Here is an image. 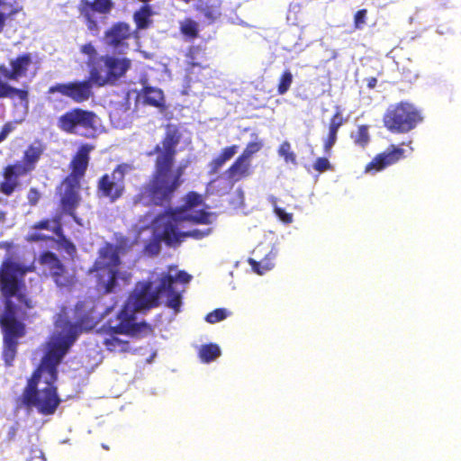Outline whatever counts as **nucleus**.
<instances>
[{
  "label": "nucleus",
  "mask_w": 461,
  "mask_h": 461,
  "mask_svg": "<svg viewBox=\"0 0 461 461\" xmlns=\"http://www.w3.org/2000/svg\"><path fill=\"white\" fill-rule=\"evenodd\" d=\"M230 315L226 309H216L206 315V321L209 323H216L225 320Z\"/></svg>",
  "instance_id": "obj_34"
},
{
  "label": "nucleus",
  "mask_w": 461,
  "mask_h": 461,
  "mask_svg": "<svg viewBox=\"0 0 461 461\" xmlns=\"http://www.w3.org/2000/svg\"><path fill=\"white\" fill-rule=\"evenodd\" d=\"M14 130V124L13 122L5 123L0 132V142L4 141Z\"/></svg>",
  "instance_id": "obj_43"
},
{
  "label": "nucleus",
  "mask_w": 461,
  "mask_h": 461,
  "mask_svg": "<svg viewBox=\"0 0 461 461\" xmlns=\"http://www.w3.org/2000/svg\"><path fill=\"white\" fill-rule=\"evenodd\" d=\"M275 214L279 218L281 221L284 223L289 224L293 222V214L286 212L284 209L275 206L274 207Z\"/></svg>",
  "instance_id": "obj_39"
},
{
  "label": "nucleus",
  "mask_w": 461,
  "mask_h": 461,
  "mask_svg": "<svg viewBox=\"0 0 461 461\" xmlns=\"http://www.w3.org/2000/svg\"><path fill=\"white\" fill-rule=\"evenodd\" d=\"M278 249L274 245L258 246L253 251L255 258L249 259L253 271L260 276L273 269Z\"/></svg>",
  "instance_id": "obj_13"
},
{
  "label": "nucleus",
  "mask_w": 461,
  "mask_h": 461,
  "mask_svg": "<svg viewBox=\"0 0 461 461\" xmlns=\"http://www.w3.org/2000/svg\"><path fill=\"white\" fill-rule=\"evenodd\" d=\"M262 148L261 142H250L247 145L246 149H244L243 153L240 155V157L251 161L252 156L259 151Z\"/></svg>",
  "instance_id": "obj_35"
},
{
  "label": "nucleus",
  "mask_w": 461,
  "mask_h": 461,
  "mask_svg": "<svg viewBox=\"0 0 461 461\" xmlns=\"http://www.w3.org/2000/svg\"><path fill=\"white\" fill-rule=\"evenodd\" d=\"M412 151V148H410L409 149V153H411Z\"/></svg>",
  "instance_id": "obj_49"
},
{
  "label": "nucleus",
  "mask_w": 461,
  "mask_h": 461,
  "mask_svg": "<svg viewBox=\"0 0 461 461\" xmlns=\"http://www.w3.org/2000/svg\"><path fill=\"white\" fill-rule=\"evenodd\" d=\"M199 357L203 363L214 361L221 356V349L216 344L202 345L198 350Z\"/></svg>",
  "instance_id": "obj_23"
},
{
  "label": "nucleus",
  "mask_w": 461,
  "mask_h": 461,
  "mask_svg": "<svg viewBox=\"0 0 461 461\" xmlns=\"http://www.w3.org/2000/svg\"><path fill=\"white\" fill-rule=\"evenodd\" d=\"M214 183H215V181H211V183H210V187H211V188H213V185H214Z\"/></svg>",
  "instance_id": "obj_48"
},
{
  "label": "nucleus",
  "mask_w": 461,
  "mask_h": 461,
  "mask_svg": "<svg viewBox=\"0 0 461 461\" xmlns=\"http://www.w3.org/2000/svg\"><path fill=\"white\" fill-rule=\"evenodd\" d=\"M92 150V147L89 145H83L78 149L77 155L72 160L73 172L70 176H77V179L85 174V171L88 165L89 153Z\"/></svg>",
  "instance_id": "obj_18"
},
{
  "label": "nucleus",
  "mask_w": 461,
  "mask_h": 461,
  "mask_svg": "<svg viewBox=\"0 0 461 461\" xmlns=\"http://www.w3.org/2000/svg\"><path fill=\"white\" fill-rule=\"evenodd\" d=\"M330 167V161L325 158H319L315 161L313 167L315 170L319 172H324L328 170Z\"/></svg>",
  "instance_id": "obj_42"
},
{
  "label": "nucleus",
  "mask_w": 461,
  "mask_h": 461,
  "mask_svg": "<svg viewBox=\"0 0 461 461\" xmlns=\"http://www.w3.org/2000/svg\"><path fill=\"white\" fill-rule=\"evenodd\" d=\"M144 100L145 103L158 107L163 102V93L158 88L147 86L144 88Z\"/></svg>",
  "instance_id": "obj_24"
},
{
  "label": "nucleus",
  "mask_w": 461,
  "mask_h": 461,
  "mask_svg": "<svg viewBox=\"0 0 461 461\" xmlns=\"http://www.w3.org/2000/svg\"><path fill=\"white\" fill-rule=\"evenodd\" d=\"M354 143L359 147H366L370 140L368 127L366 125L358 126L357 129L351 133Z\"/></svg>",
  "instance_id": "obj_27"
},
{
  "label": "nucleus",
  "mask_w": 461,
  "mask_h": 461,
  "mask_svg": "<svg viewBox=\"0 0 461 461\" xmlns=\"http://www.w3.org/2000/svg\"><path fill=\"white\" fill-rule=\"evenodd\" d=\"M41 263L45 270H49L55 283L59 286H67L72 282L73 276L65 270L57 257L51 252L44 253L41 258Z\"/></svg>",
  "instance_id": "obj_15"
},
{
  "label": "nucleus",
  "mask_w": 461,
  "mask_h": 461,
  "mask_svg": "<svg viewBox=\"0 0 461 461\" xmlns=\"http://www.w3.org/2000/svg\"><path fill=\"white\" fill-rule=\"evenodd\" d=\"M81 52L87 57V64L92 68L93 65H97V52L91 43L85 44L81 47Z\"/></svg>",
  "instance_id": "obj_33"
},
{
  "label": "nucleus",
  "mask_w": 461,
  "mask_h": 461,
  "mask_svg": "<svg viewBox=\"0 0 461 461\" xmlns=\"http://www.w3.org/2000/svg\"><path fill=\"white\" fill-rule=\"evenodd\" d=\"M293 82V75L291 71L285 70L280 77L278 85V94L285 95L290 88Z\"/></svg>",
  "instance_id": "obj_32"
},
{
  "label": "nucleus",
  "mask_w": 461,
  "mask_h": 461,
  "mask_svg": "<svg viewBox=\"0 0 461 461\" xmlns=\"http://www.w3.org/2000/svg\"><path fill=\"white\" fill-rule=\"evenodd\" d=\"M366 10L362 9L357 12L355 14L354 22L356 29H362L366 23Z\"/></svg>",
  "instance_id": "obj_40"
},
{
  "label": "nucleus",
  "mask_w": 461,
  "mask_h": 461,
  "mask_svg": "<svg viewBox=\"0 0 461 461\" xmlns=\"http://www.w3.org/2000/svg\"><path fill=\"white\" fill-rule=\"evenodd\" d=\"M43 146L41 142L35 141L31 144L24 151L23 161L34 170L37 163L39 162L42 153Z\"/></svg>",
  "instance_id": "obj_21"
},
{
  "label": "nucleus",
  "mask_w": 461,
  "mask_h": 461,
  "mask_svg": "<svg viewBox=\"0 0 461 461\" xmlns=\"http://www.w3.org/2000/svg\"><path fill=\"white\" fill-rule=\"evenodd\" d=\"M181 32L189 38H195L198 33V23L191 19L180 22Z\"/></svg>",
  "instance_id": "obj_30"
},
{
  "label": "nucleus",
  "mask_w": 461,
  "mask_h": 461,
  "mask_svg": "<svg viewBox=\"0 0 461 461\" xmlns=\"http://www.w3.org/2000/svg\"><path fill=\"white\" fill-rule=\"evenodd\" d=\"M204 16L210 21H216L221 14L219 5H209L203 11Z\"/></svg>",
  "instance_id": "obj_37"
},
{
  "label": "nucleus",
  "mask_w": 461,
  "mask_h": 461,
  "mask_svg": "<svg viewBox=\"0 0 461 461\" xmlns=\"http://www.w3.org/2000/svg\"><path fill=\"white\" fill-rule=\"evenodd\" d=\"M95 25H96V24H95L94 22H91V21H90V22H89V26H88V27H89V29H91V30H92V29H93V27H94V26H95Z\"/></svg>",
  "instance_id": "obj_47"
},
{
  "label": "nucleus",
  "mask_w": 461,
  "mask_h": 461,
  "mask_svg": "<svg viewBox=\"0 0 461 461\" xmlns=\"http://www.w3.org/2000/svg\"><path fill=\"white\" fill-rule=\"evenodd\" d=\"M29 270L21 264L6 260L0 268V327L4 334V357L7 364L14 359L17 340L25 334L21 321L26 309L34 307L23 293L24 276Z\"/></svg>",
  "instance_id": "obj_4"
},
{
  "label": "nucleus",
  "mask_w": 461,
  "mask_h": 461,
  "mask_svg": "<svg viewBox=\"0 0 461 461\" xmlns=\"http://www.w3.org/2000/svg\"><path fill=\"white\" fill-rule=\"evenodd\" d=\"M177 143L178 137L176 131L169 129L162 146H158V156L156 175L141 193L135 197L134 203L136 206L150 203L163 204L169 201L171 194L179 186V178L183 174V168L178 167L176 170L171 168L175 148Z\"/></svg>",
  "instance_id": "obj_5"
},
{
  "label": "nucleus",
  "mask_w": 461,
  "mask_h": 461,
  "mask_svg": "<svg viewBox=\"0 0 461 461\" xmlns=\"http://www.w3.org/2000/svg\"><path fill=\"white\" fill-rule=\"evenodd\" d=\"M131 66V60L126 58L104 56L93 65L90 69L91 79L98 86L113 83L122 77Z\"/></svg>",
  "instance_id": "obj_9"
},
{
  "label": "nucleus",
  "mask_w": 461,
  "mask_h": 461,
  "mask_svg": "<svg viewBox=\"0 0 461 461\" xmlns=\"http://www.w3.org/2000/svg\"><path fill=\"white\" fill-rule=\"evenodd\" d=\"M35 229H43V230H51L53 233L59 234L60 226L58 221H42L39 222L37 225H35Z\"/></svg>",
  "instance_id": "obj_36"
},
{
  "label": "nucleus",
  "mask_w": 461,
  "mask_h": 461,
  "mask_svg": "<svg viewBox=\"0 0 461 461\" xmlns=\"http://www.w3.org/2000/svg\"><path fill=\"white\" fill-rule=\"evenodd\" d=\"M75 251V247L73 245H70L68 248V252L69 254H71L72 252Z\"/></svg>",
  "instance_id": "obj_46"
},
{
  "label": "nucleus",
  "mask_w": 461,
  "mask_h": 461,
  "mask_svg": "<svg viewBox=\"0 0 461 461\" xmlns=\"http://www.w3.org/2000/svg\"><path fill=\"white\" fill-rule=\"evenodd\" d=\"M97 122V117L94 113L76 108L61 115L58 126L68 133L89 138L95 134Z\"/></svg>",
  "instance_id": "obj_8"
},
{
  "label": "nucleus",
  "mask_w": 461,
  "mask_h": 461,
  "mask_svg": "<svg viewBox=\"0 0 461 461\" xmlns=\"http://www.w3.org/2000/svg\"><path fill=\"white\" fill-rule=\"evenodd\" d=\"M93 80L74 81L66 84H56L49 88L50 94L59 93L73 100L75 103L87 101L93 95Z\"/></svg>",
  "instance_id": "obj_11"
},
{
  "label": "nucleus",
  "mask_w": 461,
  "mask_h": 461,
  "mask_svg": "<svg viewBox=\"0 0 461 461\" xmlns=\"http://www.w3.org/2000/svg\"><path fill=\"white\" fill-rule=\"evenodd\" d=\"M151 10L149 6H143L140 11L134 14V21L139 29H145L149 26L150 21Z\"/></svg>",
  "instance_id": "obj_28"
},
{
  "label": "nucleus",
  "mask_w": 461,
  "mask_h": 461,
  "mask_svg": "<svg viewBox=\"0 0 461 461\" xmlns=\"http://www.w3.org/2000/svg\"><path fill=\"white\" fill-rule=\"evenodd\" d=\"M343 123V118L341 113L338 110L330 121L329 130L338 131L339 127Z\"/></svg>",
  "instance_id": "obj_41"
},
{
  "label": "nucleus",
  "mask_w": 461,
  "mask_h": 461,
  "mask_svg": "<svg viewBox=\"0 0 461 461\" xmlns=\"http://www.w3.org/2000/svg\"><path fill=\"white\" fill-rule=\"evenodd\" d=\"M133 167L129 164L119 165L111 175H104L98 184V192L101 196L109 197L114 201L120 197L123 192V178L125 175L131 173Z\"/></svg>",
  "instance_id": "obj_10"
},
{
  "label": "nucleus",
  "mask_w": 461,
  "mask_h": 461,
  "mask_svg": "<svg viewBox=\"0 0 461 461\" xmlns=\"http://www.w3.org/2000/svg\"><path fill=\"white\" fill-rule=\"evenodd\" d=\"M238 149L239 147L237 145L223 149L221 155L209 164L210 174H216L219 169L237 153Z\"/></svg>",
  "instance_id": "obj_22"
},
{
  "label": "nucleus",
  "mask_w": 461,
  "mask_h": 461,
  "mask_svg": "<svg viewBox=\"0 0 461 461\" xmlns=\"http://www.w3.org/2000/svg\"><path fill=\"white\" fill-rule=\"evenodd\" d=\"M405 152L406 150L404 149L392 145L386 151L375 156V158L366 165L365 172L366 174L375 175L404 158Z\"/></svg>",
  "instance_id": "obj_14"
},
{
  "label": "nucleus",
  "mask_w": 461,
  "mask_h": 461,
  "mask_svg": "<svg viewBox=\"0 0 461 461\" xmlns=\"http://www.w3.org/2000/svg\"><path fill=\"white\" fill-rule=\"evenodd\" d=\"M40 198L39 193L35 189H31L28 194V199L32 204H35Z\"/></svg>",
  "instance_id": "obj_44"
},
{
  "label": "nucleus",
  "mask_w": 461,
  "mask_h": 461,
  "mask_svg": "<svg viewBox=\"0 0 461 461\" xmlns=\"http://www.w3.org/2000/svg\"><path fill=\"white\" fill-rule=\"evenodd\" d=\"M81 327L68 321L65 312L59 314L55 322V330L47 344L46 354L41 364L28 381L23 393L19 398L17 407L30 412L35 408L43 415L53 414L60 399L57 388L53 385L57 379V366L76 341Z\"/></svg>",
  "instance_id": "obj_2"
},
{
  "label": "nucleus",
  "mask_w": 461,
  "mask_h": 461,
  "mask_svg": "<svg viewBox=\"0 0 461 461\" xmlns=\"http://www.w3.org/2000/svg\"><path fill=\"white\" fill-rule=\"evenodd\" d=\"M32 171L33 170L23 160L14 165H9L5 168V172L15 179L19 176H25Z\"/></svg>",
  "instance_id": "obj_25"
},
{
  "label": "nucleus",
  "mask_w": 461,
  "mask_h": 461,
  "mask_svg": "<svg viewBox=\"0 0 461 461\" xmlns=\"http://www.w3.org/2000/svg\"><path fill=\"white\" fill-rule=\"evenodd\" d=\"M1 97L18 99L24 109H28V92L26 90L12 87L0 79V98Z\"/></svg>",
  "instance_id": "obj_20"
},
{
  "label": "nucleus",
  "mask_w": 461,
  "mask_h": 461,
  "mask_svg": "<svg viewBox=\"0 0 461 461\" xmlns=\"http://www.w3.org/2000/svg\"><path fill=\"white\" fill-rule=\"evenodd\" d=\"M47 236L46 235H42V234H37V233H32L28 236V240H31V241H38V240H44L46 239Z\"/></svg>",
  "instance_id": "obj_45"
},
{
  "label": "nucleus",
  "mask_w": 461,
  "mask_h": 461,
  "mask_svg": "<svg viewBox=\"0 0 461 461\" xmlns=\"http://www.w3.org/2000/svg\"><path fill=\"white\" fill-rule=\"evenodd\" d=\"M250 161L239 157L231 167L225 172V176L230 182H237L250 174Z\"/></svg>",
  "instance_id": "obj_19"
},
{
  "label": "nucleus",
  "mask_w": 461,
  "mask_h": 461,
  "mask_svg": "<svg viewBox=\"0 0 461 461\" xmlns=\"http://www.w3.org/2000/svg\"><path fill=\"white\" fill-rule=\"evenodd\" d=\"M4 178H5V181L2 182L0 185V191L6 195H10L14 192V188L17 186L18 181H17V179L13 178L11 176H9L5 171H4Z\"/></svg>",
  "instance_id": "obj_31"
},
{
  "label": "nucleus",
  "mask_w": 461,
  "mask_h": 461,
  "mask_svg": "<svg viewBox=\"0 0 461 461\" xmlns=\"http://www.w3.org/2000/svg\"><path fill=\"white\" fill-rule=\"evenodd\" d=\"M338 131L329 130V135L324 140V152L329 154L336 143Z\"/></svg>",
  "instance_id": "obj_38"
},
{
  "label": "nucleus",
  "mask_w": 461,
  "mask_h": 461,
  "mask_svg": "<svg viewBox=\"0 0 461 461\" xmlns=\"http://www.w3.org/2000/svg\"><path fill=\"white\" fill-rule=\"evenodd\" d=\"M157 277L159 278L158 285H155L154 276L148 283H138L117 318L109 321L106 337L103 340V344L108 350L126 351L128 342L118 338V335L128 336L139 332L144 322L139 321L137 314L156 306L160 300L168 308L173 309L175 313L180 311L181 291L177 288V285L187 284L191 276L171 267L167 273L162 272L157 275Z\"/></svg>",
  "instance_id": "obj_1"
},
{
  "label": "nucleus",
  "mask_w": 461,
  "mask_h": 461,
  "mask_svg": "<svg viewBox=\"0 0 461 461\" xmlns=\"http://www.w3.org/2000/svg\"><path fill=\"white\" fill-rule=\"evenodd\" d=\"M78 185L79 182L77 176H68L60 186L61 204L63 210L71 215L79 201L77 193Z\"/></svg>",
  "instance_id": "obj_16"
},
{
  "label": "nucleus",
  "mask_w": 461,
  "mask_h": 461,
  "mask_svg": "<svg viewBox=\"0 0 461 461\" xmlns=\"http://www.w3.org/2000/svg\"><path fill=\"white\" fill-rule=\"evenodd\" d=\"M33 58L30 53H24L10 60L9 66H0V73L7 79L18 80L26 77L29 74L36 73Z\"/></svg>",
  "instance_id": "obj_12"
},
{
  "label": "nucleus",
  "mask_w": 461,
  "mask_h": 461,
  "mask_svg": "<svg viewBox=\"0 0 461 461\" xmlns=\"http://www.w3.org/2000/svg\"><path fill=\"white\" fill-rule=\"evenodd\" d=\"M278 155L282 157L285 163H291L293 165H296V155L291 149V144L285 140L284 141L279 149H278Z\"/></svg>",
  "instance_id": "obj_29"
},
{
  "label": "nucleus",
  "mask_w": 461,
  "mask_h": 461,
  "mask_svg": "<svg viewBox=\"0 0 461 461\" xmlns=\"http://www.w3.org/2000/svg\"><path fill=\"white\" fill-rule=\"evenodd\" d=\"M131 35L130 26L126 23L113 25L105 34V42L114 48H122L123 41Z\"/></svg>",
  "instance_id": "obj_17"
},
{
  "label": "nucleus",
  "mask_w": 461,
  "mask_h": 461,
  "mask_svg": "<svg viewBox=\"0 0 461 461\" xmlns=\"http://www.w3.org/2000/svg\"><path fill=\"white\" fill-rule=\"evenodd\" d=\"M201 202L202 197L199 194L190 193L186 196L185 204L179 208L158 213L155 218L148 212L145 215V221L151 222V226L146 227L145 224L139 226L140 239L145 231L152 235V240L145 247L146 252L149 255L158 254L161 241L168 246H176L185 237L200 240L208 236L211 233V228L206 226L185 230L186 226L192 223L207 225L212 222L213 217L212 213L196 209Z\"/></svg>",
  "instance_id": "obj_3"
},
{
  "label": "nucleus",
  "mask_w": 461,
  "mask_h": 461,
  "mask_svg": "<svg viewBox=\"0 0 461 461\" xmlns=\"http://www.w3.org/2000/svg\"><path fill=\"white\" fill-rule=\"evenodd\" d=\"M128 240H122L116 246L106 244L99 249V256L96 258L93 272H95L97 287L104 293L113 292L118 285L119 281L126 284L131 279V273L124 270L120 257L125 252L128 247Z\"/></svg>",
  "instance_id": "obj_6"
},
{
  "label": "nucleus",
  "mask_w": 461,
  "mask_h": 461,
  "mask_svg": "<svg viewBox=\"0 0 461 461\" xmlns=\"http://www.w3.org/2000/svg\"><path fill=\"white\" fill-rule=\"evenodd\" d=\"M82 3L91 10L101 14H107L113 7L111 0H82Z\"/></svg>",
  "instance_id": "obj_26"
},
{
  "label": "nucleus",
  "mask_w": 461,
  "mask_h": 461,
  "mask_svg": "<svg viewBox=\"0 0 461 461\" xmlns=\"http://www.w3.org/2000/svg\"><path fill=\"white\" fill-rule=\"evenodd\" d=\"M421 121L420 112L407 102L391 104L384 115V126L390 131L396 133H406L413 130Z\"/></svg>",
  "instance_id": "obj_7"
}]
</instances>
